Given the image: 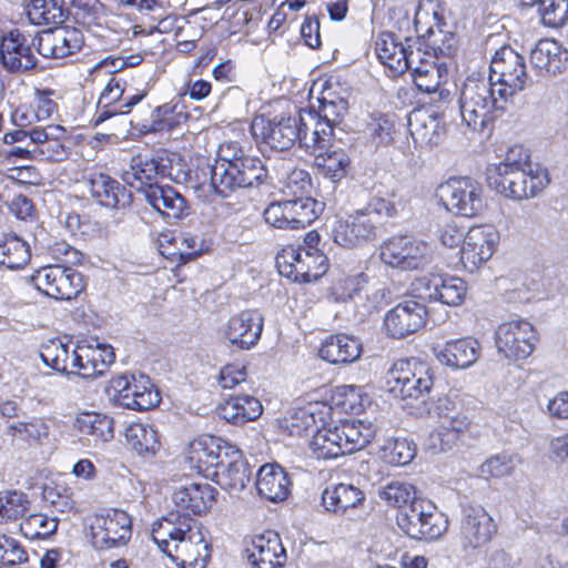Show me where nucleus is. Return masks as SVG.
Here are the masks:
<instances>
[{
  "label": "nucleus",
  "mask_w": 568,
  "mask_h": 568,
  "mask_svg": "<svg viewBox=\"0 0 568 568\" xmlns=\"http://www.w3.org/2000/svg\"><path fill=\"white\" fill-rule=\"evenodd\" d=\"M210 181L194 186L197 197L213 201V196L227 197L239 189L254 187L265 182L268 172L264 162L246 153L236 141L220 145L217 159L203 171Z\"/></svg>",
  "instance_id": "1"
},
{
  "label": "nucleus",
  "mask_w": 568,
  "mask_h": 568,
  "mask_svg": "<svg viewBox=\"0 0 568 568\" xmlns=\"http://www.w3.org/2000/svg\"><path fill=\"white\" fill-rule=\"evenodd\" d=\"M151 537L182 568H205L211 557L205 534L192 517L170 513L152 524Z\"/></svg>",
  "instance_id": "2"
},
{
  "label": "nucleus",
  "mask_w": 568,
  "mask_h": 568,
  "mask_svg": "<svg viewBox=\"0 0 568 568\" xmlns=\"http://www.w3.org/2000/svg\"><path fill=\"white\" fill-rule=\"evenodd\" d=\"M397 215L396 205L382 197L373 196L365 206L355 210L344 221H339L333 230L336 244L345 248L365 245L378 236L383 220Z\"/></svg>",
  "instance_id": "3"
},
{
  "label": "nucleus",
  "mask_w": 568,
  "mask_h": 568,
  "mask_svg": "<svg viewBox=\"0 0 568 568\" xmlns=\"http://www.w3.org/2000/svg\"><path fill=\"white\" fill-rule=\"evenodd\" d=\"M491 79L467 78L459 95V110L463 122L473 131L481 133L489 129L495 113L504 111L508 98L497 94Z\"/></svg>",
  "instance_id": "4"
},
{
  "label": "nucleus",
  "mask_w": 568,
  "mask_h": 568,
  "mask_svg": "<svg viewBox=\"0 0 568 568\" xmlns=\"http://www.w3.org/2000/svg\"><path fill=\"white\" fill-rule=\"evenodd\" d=\"M433 384L429 366L414 358L396 362L386 377L388 393L393 398L406 402V405H412L413 400L425 403Z\"/></svg>",
  "instance_id": "5"
},
{
  "label": "nucleus",
  "mask_w": 568,
  "mask_h": 568,
  "mask_svg": "<svg viewBox=\"0 0 568 568\" xmlns=\"http://www.w3.org/2000/svg\"><path fill=\"white\" fill-rule=\"evenodd\" d=\"M126 65V61L123 58H116L112 60H103L97 69L104 70L106 73L113 74L108 81L106 85L102 90L97 105L95 113V125L104 122L109 118L116 114H126L131 109L142 101L146 95L145 91L123 98L126 82L120 75L115 74Z\"/></svg>",
  "instance_id": "6"
},
{
  "label": "nucleus",
  "mask_w": 568,
  "mask_h": 568,
  "mask_svg": "<svg viewBox=\"0 0 568 568\" xmlns=\"http://www.w3.org/2000/svg\"><path fill=\"white\" fill-rule=\"evenodd\" d=\"M310 123L302 115H281L272 120L255 119L252 123L253 135L276 151H285L298 142L306 149V140L311 138Z\"/></svg>",
  "instance_id": "7"
},
{
  "label": "nucleus",
  "mask_w": 568,
  "mask_h": 568,
  "mask_svg": "<svg viewBox=\"0 0 568 568\" xmlns=\"http://www.w3.org/2000/svg\"><path fill=\"white\" fill-rule=\"evenodd\" d=\"M396 524L409 538L416 540H434L448 528V521L436 506L426 499L417 498L397 511Z\"/></svg>",
  "instance_id": "8"
},
{
  "label": "nucleus",
  "mask_w": 568,
  "mask_h": 568,
  "mask_svg": "<svg viewBox=\"0 0 568 568\" xmlns=\"http://www.w3.org/2000/svg\"><path fill=\"white\" fill-rule=\"evenodd\" d=\"M381 260L404 271L425 270L434 262L433 246L413 235H395L381 245Z\"/></svg>",
  "instance_id": "9"
},
{
  "label": "nucleus",
  "mask_w": 568,
  "mask_h": 568,
  "mask_svg": "<svg viewBox=\"0 0 568 568\" xmlns=\"http://www.w3.org/2000/svg\"><path fill=\"white\" fill-rule=\"evenodd\" d=\"M324 210V203L311 196L272 202L264 210V220L273 227L298 230L311 225Z\"/></svg>",
  "instance_id": "10"
},
{
  "label": "nucleus",
  "mask_w": 568,
  "mask_h": 568,
  "mask_svg": "<svg viewBox=\"0 0 568 568\" xmlns=\"http://www.w3.org/2000/svg\"><path fill=\"white\" fill-rule=\"evenodd\" d=\"M487 183L490 189L508 199L523 200L537 195L548 183L545 173L527 172L526 169L489 166Z\"/></svg>",
  "instance_id": "11"
},
{
  "label": "nucleus",
  "mask_w": 568,
  "mask_h": 568,
  "mask_svg": "<svg viewBox=\"0 0 568 568\" xmlns=\"http://www.w3.org/2000/svg\"><path fill=\"white\" fill-rule=\"evenodd\" d=\"M488 79L495 81L497 94L508 99L523 91L530 82L524 57L508 45L496 51Z\"/></svg>",
  "instance_id": "12"
},
{
  "label": "nucleus",
  "mask_w": 568,
  "mask_h": 568,
  "mask_svg": "<svg viewBox=\"0 0 568 568\" xmlns=\"http://www.w3.org/2000/svg\"><path fill=\"white\" fill-rule=\"evenodd\" d=\"M30 282L38 291L55 300L75 298L84 288L82 274L73 267L60 264L36 270Z\"/></svg>",
  "instance_id": "13"
},
{
  "label": "nucleus",
  "mask_w": 568,
  "mask_h": 568,
  "mask_svg": "<svg viewBox=\"0 0 568 568\" xmlns=\"http://www.w3.org/2000/svg\"><path fill=\"white\" fill-rule=\"evenodd\" d=\"M348 112V101L343 97H324L321 100L320 113H307V122L312 126L311 138L305 139L306 149L315 153L331 145L334 129L341 124Z\"/></svg>",
  "instance_id": "14"
},
{
  "label": "nucleus",
  "mask_w": 568,
  "mask_h": 568,
  "mask_svg": "<svg viewBox=\"0 0 568 568\" xmlns=\"http://www.w3.org/2000/svg\"><path fill=\"white\" fill-rule=\"evenodd\" d=\"M90 529L95 549H111L126 545L132 535V521L128 513L113 508L95 515Z\"/></svg>",
  "instance_id": "15"
},
{
  "label": "nucleus",
  "mask_w": 568,
  "mask_h": 568,
  "mask_svg": "<svg viewBox=\"0 0 568 568\" xmlns=\"http://www.w3.org/2000/svg\"><path fill=\"white\" fill-rule=\"evenodd\" d=\"M440 193L447 210L455 214L474 217L485 209L483 187L469 178L448 180L440 185Z\"/></svg>",
  "instance_id": "16"
},
{
  "label": "nucleus",
  "mask_w": 568,
  "mask_h": 568,
  "mask_svg": "<svg viewBox=\"0 0 568 568\" xmlns=\"http://www.w3.org/2000/svg\"><path fill=\"white\" fill-rule=\"evenodd\" d=\"M37 34H26L19 29L9 31L1 38L0 62L11 73H26L38 64V58L32 48L37 50Z\"/></svg>",
  "instance_id": "17"
},
{
  "label": "nucleus",
  "mask_w": 568,
  "mask_h": 568,
  "mask_svg": "<svg viewBox=\"0 0 568 568\" xmlns=\"http://www.w3.org/2000/svg\"><path fill=\"white\" fill-rule=\"evenodd\" d=\"M535 341L532 325L524 320L503 323L495 334L498 353L513 361L527 358L534 351Z\"/></svg>",
  "instance_id": "18"
},
{
  "label": "nucleus",
  "mask_w": 568,
  "mask_h": 568,
  "mask_svg": "<svg viewBox=\"0 0 568 568\" xmlns=\"http://www.w3.org/2000/svg\"><path fill=\"white\" fill-rule=\"evenodd\" d=\"M37 52L47 59H63L79 52L84 43L80 29L54 27L37 33Z\"/></svg>",
  "instance_id": "19"
},
{
  "label": "nucleus",
  "mask_w": 568,
  "mask_h": 568,
  "mask_svg": "<svg viewBox=\"0 0 568 568\" xmlns=\"http://www.w3.org/2000/svg\"><path fill=\"white\" fill-rule=\"evenodd\" d=\"M499 234L493 225H476L468 230L460 250L466 270L475 272L493 256Z\"/></svg>",
  "instance_id": "20"
},
{
  "label": "nucleus",
  "mask_w": 568,
  "mask_h": 568,
  "mask_svg": "<svg viewBox=\"0 0 568 568\" xmlns=\"http://www.w3.org/2000/svg\"><path fill=\"white\" fill-rule=\"evenodd\" d=\"M112 388L115 392V402L124 408L146 410L160 402L150 379L143 375L118 376L112 379Z\"/></svg>",
  "instance_id": "21"
},
{
  "label": "nucleus",
  "mask_w": 568,
  "mask_h": 568,
  "mask_svg": "<svg viewBox=\"0 0 568 568\" xmlns=\"http://www.w3.org/2000/svg\"><path fill=\"white\" fill-rule=\"evenodd\" d=\"M427 310L424 303L406 300L392 310L384 317V328L387 336L404 338L416 333L426 323Z\"/></svg>",
  "instance_id": "22"
},
{
  "label": "nucleus",
  "mask_w": 568,
  "mask_h": 568,
  "mask_svg": "<svg viewBox=\"0 0 568 568\" xmlns=\"http://www.w3.org/2000/svg\"><path fill=\"white\" fill-rule=\"evenodd\" d=\"M264 318L257 311L247 310L232 316L223 328V337L230 346L250 349L257 344Z\"/></svg>",
  "instance_id": "23"
},
{
  "label": "nucleus",
  "mask_w": 568,
  "mask_h": 568,
  "mask_svg": "<svg viewBox=\"0 0 568 568\" xmlns=\"http://www.w3.org/2000/svg\"><path fill=\"white\" fill-rule=\"evenodd\" d=\"M217 491L206 481L190 483L180 486L172 494L176 510L171 513L191 517L205 514L215 503Z\"/></svg>",
  "instance_id": "24"
},
{
  "label": "nucleus",
  "mask_w": 568,
  "mask_h": 568,
  "mask_svg": "<svg viewBox=\"0 0 568 568\" xmlns=\"http://www.w3.org/2000/svg\"><path fill=\"white\" fill-rule=\"evenodd\" d=\"M392 32H382L375 41V52L382 64L389 69L394 77L403 74L419 58V51L409 50Z\"/></svg>",
  "instance_id": "25"
},
{
  "label": "nucleus",
  "mask_w": 568,
  "mask_h": 568,
  "mask_svg": "<svg viewBox=\"0 0 568 568\" xmlns=\"http://www.w3.org/2000/svg\"><path fill=\"white\" fill-rule=\"evenodd\" d=\"M245 554L251 568H282L286 561V551L281 538L271 530L254 536Z\"/></svg>",
  "instance_id": "26"
},
{
  "label": "nucleus",
  "mask_w": 568,
  "mask_h": 568,
  "mask_svg": "<svg viewBox=\"0 0 568 568\" xmlns=\"http://www.w3.org/2000/svg\"><path fill=\"white\" fill-rule=\"evenodd\" d=\"M84 183L91 196L102 206L122 210L131 205L132 193L108 174L88 173Z\"/></svg>",
  "instance_id": "27"
},
{
  "label": "nucleus",
  "mask_w": 568,
  "mask_h": 568,
  "mask_svg": "<svg viewBox=\"0 0 568 568\" xmlns=\"http://www.w3.org/2000/svg\"><path fill=\"white\" fill-rule=\"evenodd\" d=\"M30 139L33 140L36 160L59 162L69 155V148L65 145V141L69 139L68 132L61 125L32 128Z\"/></svg>",
  "instance_id": "28"
},
{
  "label": "nucleus",
  "mask_w": 568,
  "mask_h": 568,
  "mask_svg": "<svg viewBox=\"0 0 568 568\" xmlns=\"http://www.w3.org/2000/svg\"><path fill=\"white\" fill-rule=\"evenodd\" d=\"M494 519L481 506H467L463 510L460 535L464 544L471 548L486 545L496 532Z\"/></svg>",
  "instance_id": "29"
},
{
  "label": "nucleus",
  "mask_w": 568,
  "mask_h": 568,
  "mask_svg": "<svg viewBox=\"0 0 568 568\" xmlns=\"http://www.w3.org/2000/svg\"><path fill=\"white\" fill-rule=\"evenodd\" d=\"M72 374L83 378L102 375L114 361V354L110 346H91L87 344L75 345L73 355Z\"/></svg>",
  "instance_id": "30"
},
{
  "label": "nucleus",
  "mask_w": 568,
  "mask_h": 568,
  "mask_svg": "<svg viewBox=\"0 0 568 568\" xmlns=\"http://www.w3.org/2000/svg\"><path fill=\"white\" fill-rule=\"evenodd\" d=\"M144 199L169 222L189 215L190 207L185 197L171 185L144 187Z\"/></svg>",
  "instance_id": "31"
},
{
  "label": "nucleus",
  "mask_w": 568,
  "mask_h": 568,
  "mask_svg": "<svg viewBox=\"0 0 568 568\" xmlns=\"http://www.w3.org/2000/svg\"><path fill=\"white\" fill-rule=\"evenodd\" d=\"M436 358L453 368H468L480 354V344L471 337L457 338L434 347Z\"/></svg>",
  "instance_id": "32"
},
{
  "label": "nucleus",
  "mask_w": 568,
  "mask_h": 568,
  "mask_svg": "<svg viewBox=\"0 0 568 568\" xmlns=\"http://www.w3.org/2000/svg\"><path fill=\"white\" fill-rule=\"evenodd\" d=\"M235 448L221 437L203 435L191 443L190 459L199 464V468L205 470L219 468L223 462L230 458Z\"/></svg>",
  "instance_id": "33"
},
{
  "label": "nucleus",
  "mask_w": 568,
  "mask_h": 568,
  "mask_svg": "<svg viewBox=\"0 0 568 568\" xmlns=\"http://www.w3.org/2000/svg\"><path fill=\"white\" fill-rule=\"evenodd\" d=\"M258 495L270 501L286 499L290 494L291 480L287 473L277 464H265L260 467L255 481Z\"/></svg>",
  "instance_id": "34"
},
{
  "label": "nucleus",
  "mask_w": 568,
  "mask_h": 568,
  "mask_svg": "<svg viewBox=\"0 0 568 568\" xmlns=\"http://www.w3.org/2000/svg\"><path fill=\"white\" fill-rule=\"evenodd\" d=\"M166 166L154 158L139 154L131 159L130 168L122 173V180L144 194V187L159 185L156 180L164 176Z\"/></svg>",
  "instance_id": "35"
},
{
  "label": "nucleus",
  "mask_w": 568,
  "mask_h": 568,
  "mask_svg": "<svg viewBox=\"0 0 568 568\" xmlns=\"http://www.w3.org/2000/svg\"><path fill=\"white\" fill-rule=\"evenodd\" d=\"M530 63L539 72L561 73L568 63V51L556 40L542 39L530 52Z\"/></svg>",
  "instance_id": "36"
},
{
  "label": "nucleus",
  "mask_w": 568,
  "mask_h": 568,
  "mask_svg": "<svg viewBox=\"0 0 568 568\" xmlns=\"http://www.w3.org/2000/svg\"><path fill=\"white\" fill-rule=\"evenodd\" d=\"M362 345L357 338L346 334L326 337L318 351L320 356L331 364H348L359 358Z\"/></svg>",
  "instance_id": "37"
},
{
  "label": "nucleus",
  "mask_w": 568,
  "mask_h": 568,
  "mask_svg": "<svg viewBox=\"0 0 568 568\" xmlns=\"http://www.w3.org/2000/svg\"><path fill=\"white\" fill-rule=\"evenodd\" d=\"M417 64L409 67L415 85L422 92L435 93L439 91V95H448L447 90H440V85L447 81L448 71L445 64L435 63L434 61L423 60L422 57L416 58Z\"/></svg>",
  "instance_id": "38"
},
{
  "label": "nucleus",
  "mask_w": 568,
  "mask_h": 568,
  "mask_svg": "<svg viewBox=\"0 0 568 568\" xmlns=\"http://www.w3.org/2000/svg\"><path fill=\"white\" fill-rule=\"evenodd\" d=\"M263 413L258 398L250 395L232 396L217 407L221 418L234 425H242L257 419Z\"/></svg>",
  "instance_id": "39"
},
{
  "label": "nucleus",
  "mask_w": 568,
  "mask_h": 568,
  "mask_svg": "<svg viewBox=\"0 0 568 568\" xmlns=\"http://www.w3.org/2000/svg\"><path fill=\"white\" fill-rule=\"evenodd\" d=\"M74 427L82 435L87 436L93 446L105 444L114 436L113 419L108 415L97 412H82L78 414Z\"/></svg>",
  "instance_id": "40"
},
{
  "label": "nucleus",
  "mask_w": 568,
  "mask_h": 568,
  "mask_svg": "<svg viewBox=\"0 0 568 568\" xmlns=\"http://www.w3.org/2000/svg\"><path fill=\"white\" fill-rule=\"evenodd\" d=\"M365 499L364 493L351 484H338L324 489L322 504L327 511L337 515L356 508Z\"/></svg>",
  "instance_id": "41"
},
{
  "label": "nucleus",
  "mask_w": 568,
  "mask_h": 568,
  "mask_svg": "<svg viewBox=\"0 0 568 568\" xmlns=\"http://www.w3.org/2000/svg\"><path fill=\"white\" fill-rule=\"evenodd\" d=\"M214 475L222 488L240 491L250 481L251 469L247 463L242 459L239 449H234L230 458L219 466Z\"/></svg>",
  "instance_id": "42"
},
{
  "label": "nucleus",
  "mask_w": 568,
  "mask_h": 568,
  "mask_svg": "<svg viewBox=\"0 0 568 568\" xmlns=\"http://www.w3.org/2000/svg\"><path fill=\"white\" fill-rule=\"evenodd\" d=\"M408 128L415 143L420 145H436L443 134L437 118L423 111H413L409 114Z\"/></svg>",
  "instance_id": "43"
},
{
  "label": "nucleus",
  "mask_w": 568,
  "mask_h": 568,
  "mask_svg": "<svg viewBox=\"0 0 568 568\" xmlns=\"http://www.w3.org/2000/svg\"><path fill=\"white\" fill-rule=\"evenodd\" d=\"M336 429L346 455L361 450L375 436V429L372 424L363 420H344L336 426Z\"/></svg>",
  "instance_id": "44"
},
{
  "label": "nucleus",
  "mask_w": 568,
  "mask_h": 568,
  "mask_svg": "<svg viewBox=\"0 0 568 568\" xmlns=\"http://www.w3.org/2000/svg\"><path fill=\"white\" fill-rule=\"evenodd\" d=\"M31 260L30 245L18 235H6L0 240V267L10 271L24 268Z\"/></svg>",
  "instance_id": "45"
},
{
  "label": "nucleus",
  "mask_w": 568,
  "mask_h": 568,
  "mask_svg": "<svg viewBox=\"0 0 568 568\" xmlns=\"http://www.w3.org/2000/svg\"><path fill=\"white\" fill-rule=\"evenodd\" d=\"M75 345L53 339L41 347L40 357L42 362L58 373L70 375L73 369V355Z\"/></svg>",
  "instance_id": "46"
},
{
  "label": "nucleus",
  "mask_w": 568,
  "mask_h": 568,
  "mask_svg": "<svg viewBox=\"0 0 568 568\" xmlns=\"http://www.w3.org/2000/svg\"><path fill=\"white\" fill-rule=\"evenodd\" d=\"M27 16L32 24H61L68 17V10L62 0H31Z\"/></svg>",
  "instance_id": "47"
},
{
  "label": "nucleus",
  "mask_w": 568,
  "mask_h": 568,
  "mask_svg": "<svg viewBox=\"0 0 568 568\" xmlns=\"http://www.w3.org/2000/svg\"><path fill=\"white\" fill-rule=\"evenodd\" d=\"M310 449L317 459H333L346 455L336 426L317 427L310 443Z\"/></svg>",
  "instance_id": "48"
},
{
  "label": "nucleus",
  "mask_w": 568,
  "mask_h": 568,
  "mask_svg": "<svg viewBox=\"0 0 568 568\" xmlns=\"http://www.w3.org/2000/svg\"><path fill=\"white\" fill-rule=\"evenodd\" d=\"M325 150L326 148L318 150L320 153L315 156L317 168L325 178H329L334 182L342 180L347 174L351 164L349 156L342 149L332 151ZM315 152H317V150Z\"/></svg>",
  "instance_id": "49"
},
{
  "label": "nucleus",
  "mask_w": 568,
  "mask_h": 568,
  "mask_svg": "<svg viewBox=\"0 0 568 568\" xmlns=\"http://www.w3.org/2000/svg\"><path fill=\"white\" fill-rule=\"evenodd\" d=\"M128 444L140 455L154 454L160 447L156 430L148 424H132L126 428Z\"/></svg>",
  "instance_id": "50"
},
{
  "label": "nucleus",
  "mask_w": 568,
  "mask_h": 568,
  "mask_svg": "<svg viewBox=\"0 0 568 568\" xmlns=\"http://www.w3.org/2000/svg\"><path fill=\"white\" fill-rule=\"evenodd\" d=\"M379 499L388 506L398 508L408 507L413 500H416V490L413 485L403 481H390L377 489Z\"/></svg>",
  "instance_id": "51"
},
{
  "label": "nucleus",
  "mask_w": 568,
  "mask_h": 568,
  "mask_svg": "<svg viewBox=\"0 0 568 568\" xmlns=\"http://www.w3.org/2000/svg\"><path fill=\"white\" fill-rule=\"evenodd\" d=\"M30 500L27 494L17 490L0 493V521L17 520L29 510Z\"/></svg>",
  "instance_id": "52"
},
{
  "label": "nucleus",
  "mask_w": 568,
  "mask_h": 568,
  "mask_svg": "<svg viewBox=\"0 0 568 568\" xmlns=\"http://www.w3.org/2000/svg\"><path fill=\"white\" fill-rule=\"evenodd\" d=\"M537 12L540 22L549 28H560L568 20V0H540Z\"/></svg>",
  "instance_id": "53"
},
{
  "label": "nucleus",
  "mask_w": 568,
  "mask_h": 568,
  "mask_svg": "<svg viewBox=\"0 0 568 568\" xmlns=\"http://www.w3.org/2000/svg\"><path fill=\"white\" fill-rule=\"evenodd\" d=\"M58 529V520L43 514H32L20 524L21 532L29 539L47 538Z\"/></svg>",
  "instance_id": "54"
},
{
  "label": "nucleus",
  "mask_w": 568,
  "mask_h": 568,
  "mask_svg": "<svg viewBox=\"0 0 568 568\" xmlns=\"http://www.w3.org/2000/svg\"><path fill=\"white\" fill-rule=\"evenodd\" d=\"M49 425L41 418H34L28 423H17L8 426V434L12 437L38 444L49 437Z\"/></svg>",
  "instance_id": "55"
},
{
  "label": "nucleus",
  "mask_w": 568,
  "mask_h": 568,
  "mask_svg": "<svg viewBox=\"0 0 568 568\" xmlns=\"http://www.w3.org/2000/svg\"><path fill=\"white\" fill-rule=\"evenodd\" d=\"M368 282L365 273L347 275L336 280L331 287V295L335 302H346L358 294Z\"/></svg>",
  "instance_id": "56"
},
{
  "label": "nucleus",
  "mask_w": 568,
  "mask_h": 568,
  "mask_svg": "<svg viewBox=\"0 0 568 568\" xmlns=\"http://www.w3.org/2000/svg\"><path fill=\"white\" fill-rule=\"evenodd\" d=\"M317 427L316 412L313 406L297 408L285 418V428L291 436H302Z\"/></svg>",
  "instance_id": "57"
},
{
  "label": "nucleus",
  "mask_w": 568,
  "mask_h": 568,
  "mask_svg": "<svg viewBox=\"0 0 568 568\" xmlns=\"http://www.w3.org/2000/svg\"><path fill=\"white\" fill-rule=\"evenodd\" d=\"M467 293V284L456 276H440L438 302L457 306L463 303Z\"/></svg>",
  "instance_id": "58"
},
{
  "label": "nucleus",
  "mask_w": 568,
  "mask_h": 568,
  "mask_svg": "<svg viewBox=\"0 0 568 568\" xmlns=\"http://www.w3.org/2000/svg\"><path fill=\"white\" fill-rule=\"evenodd\" d=\"M426 44L435 55L450 57L457 49L456 34L437 28H429L426 33Z\"/></svg>",
  "instance_id": "59"
},
{
  "label": "nucleus",
  "mask_w": 568,
  "mask_h": 568,
  "mask_svg": "<svg viewBox=\"0 0 568 568\" xmlns=\"http://www.w3.org/2000/svg\"><path fill=\"white\" fill-rule=\"evenodd\" d=\"M31 129H18L12 132L6 133L3 140L8 144L22 143V145H13L9 151V156L21 159H36L33 152V140L30 139Z\"/></svg>",
  "instance_id": "60"
},
{
  "label": "nucleus",
  "mask_w": 568,
  "mask_h": 568,
  "mask_svg": "<svg viewBox=\"0 0 568 568\" xmlns=\"http://www.w3.org/2000/svg\"><path fill=\"white\" fill-rule=\"evenodd\" d=\"M415 447L407 440L396 438L389 442L384 448V457L389 464L404 466L413 460Z\"/></svg>",
  "instance_id": "61"
},
{
  "label": "nucleus",
  "mask_w": 568,
  "mask_h": 568,
  "mask_svg": "<svg viewBox=\"0 0 568 568\" xmlns=\"http://www.w3.org/2000/svg\"><path fill=\"white\" fill-rule=\"evenodd\" d=\"M311 189V176L307 171L302 169L293 170L286 178L283 193L286 199L306 196Z\"/></svg>",
  "instance_id": "62"
},
{
  "label": "nucleus",
  "mask_w": 568,
  "mask_h": 568,
  "mask_svg": "<svg viewBox=\"0 0 568 568\" xmlns=\"http://www.w3.org/2000/svg\"><path fill=\"white\" fill-rule=\"evenodd\" d=\"M515 469L514 457L507 454H497L488 458L480 466V474L486 477H504Z\"/></svg>",
  "instance_id": "63"
},
{
  "label": "nucleus",
  "mask_w": 568,
  "mask_h": 568,
  "mask_svg": "<svg viewBox=\"0 0 568 568\" xmlns=\"http://www.w3.org/2000/svg\"><path fill=\"white\" fill-rule=\"evenodd\" d=\"M28 560L27 551L13 538L0 535V562L14 566Z\"/></svg>",
  "instance_id": "64"
}]
</instances>
